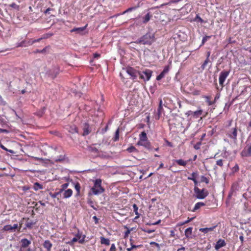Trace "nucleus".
I'll return each instance as SVG.
<instances>
[{
	"mask_svg": "<svg viewBox=\"0 0 251 251\" xmlns=\"http://www.w3.org/2000/svg\"><path fill=\"white\" fill-rule=\"evenodd\" d=\"M155 41V37L154 34L150 32H147L145 35L142 36L138 38L136 41L131 44L136 43L139 44L143 45L151 46Z\"/></svg>",
	"mask_w": 251,
	"mask_h": 251,
	"instance_id": "nucleus-1",
	"label": "nucleus"
},
{
	"mask_svg": "<svg viewBox=\"0 0 251 251\" xmlns=\"http://www.w3.org/2000/svg\"><path fill=\"white\" fill-rule=\"evenodd\" d=\"M104 191V189L101 186V180L97 179L94 182V186L91 189V192L89 195L93 194L99 195L102 194Z\"/></svg>",
	"mask_w": 251,
	"mask_h": 251,
	"instance_id": "nucleus-2",
	"label": "nucleus"
},
{
	"mask_svg": "<svg viewBox=\"0 0 251 251\" xmlns=\"http://www.w3.org/2000/svg\"><path fill=\"white\" fill-rule=\"evenodd\" d=\"M194 190L196 195V197L198 199H203L208 195V191L205 189H200L195 186Z\"/></svg>",
	"mask_w": 251,
	"mask_h": 251,
	"instance_id": "nucleus-3",
	"label": "nucleus"
},
{
	"mask_svg": "<svg viewBox=\"0 0 251 251\" xmlns=\"http://www.w3.org/2000/svg\"><path fill=\"white\" fill-rule=\"evenodd\" d=\"M152 71L149 69H146L142 72H140L139 75L140 78L144 79L145 81H149L151 75Z\"/></svg>",
	"mask_w": 251,
	"mask_h": 251,
	"instance_id": "nucleus-4",
	"label": "nucleus"
},
{
	"mask_svg": "<svg viewBox=\"0 0 251 251\" xmlns=\"http://www.w3.org/2000/svg\"><path fill=\"white\" fill-rule=\"evenodd\" d=\"M85 238V236L82 235V232L78 231L77 233L75 235V236L74 237L70 242H69V244L70 245H72L77 241H78L79 243L82 244L84 242Z\"/></svg>",
	"mask_w": 251,
	"mask_h": 251,
	"instance_id": "nucleus-5",
	"label": "nucleus"
},
{
	"mask_svg": "<svg viewBox=\"0 0 251 251\" xmlns=\"http://www.w3.org/2000/svg\"><path fill=\"white\" fill-rule=\"evenodd\" d=\"M230 71L224 70L222 71L219 75V81L220 85L223 87L224 86V83L229 75Z\"/></svg>",
	"mask_w": 251,
	"mask_h": 251,
	"instance_id": "nucleus-6",
	"label": "nucleus"
},
{
	"mask_svg": "<svg viewBox=\"0 0 251 251\" xmlns=\"http://www.w3.org/2000/svg\"><path fill=\"white\" fill-rule=\"evenodd\" d=\"M125 70L133 79H137V76L139 75V73H140V72L136 71L134 68L130 67H127Z\"/></svg>",
	"mask_w": 251,
	"mask_h": 251,
	"instance_id": "nucleus-7",
	"label": "nucleus"
},
{
	"mask_svg": "<svg viewBox=\"0 0 251 251\" xmlns=\"http://www.w3.org/2000/svg\"><path fill=\"white\" fill-rule=\"evenodd\" d=\"M228 135L229 137L232 138L234 140H236L237 139V129L236 127L231 128L228 133Z\"/></svg>",
	"mask_w": 251,
	"mask_h": 251,
	"instance_id": "nucleus-8",
	"label": "nucleus"
},
{
	"mask_svg": "<svg viewBox=\"0 0 251 251\" xmlns=\"http://www.w3.org/2000/svg\"><path fill=\"white\" fill-rule=\"evenodd\" d=\"M202 112V111L201 110H197L196 111L189 110L186 113V114L188 116H193L194 117L197 118L201 115Z\"/></svg>",
	"mask_w": 251,
	"mask_h": 251,
	"instance_id": "nucleus-9",
	"label": "nucleus"
},
{
	"mask_svg": "<svg viewBox=\"0 0 251 251\" xmlns=\"http://www.w3.org/2000/svg\"><path fill=\"white\" fill-rule=\"evenodd\" d=\"M169 71V67L165 66L163 70V71L156 77L157 80H160L162 78H163L165 75L168 73Z\"/></svg>",
	"mask_w": 251,
	"mask_h": 251,
	"instance_id": "nucleus-10",
	"label": "nucleus"
},
{
	"mask_svg": "<svg viewBox=\"0 0 251 251\" xmlns=\"http://www.w3.org/2000/svg\"><path fill=\"white\" fill-rule=\"evenodd\" d=\"M226 245V243L224 240L220 239L218 240V241L216 242V244L215 246V249L216 250L218 251L220 248L225 247Z\"/></svg>",
	"mask_w": 251,
	"mask_h": 251,
	"instance_id": "nucleus-11",
	"label": "nucleus"
},
{
	"mask_svg": "<svg viewBox=\"0 0 251 251\" xmlns=\"http://www.w3.org/2000/svg\"><path fill=\"white\" fill-rule=\"evenodd\" d=\"M18 225L17 224H14L13 226L10 225H7L4 226L3 230L5 231H13V230L15 231L16 229H18Z\"/></svg>",
	"mask_w": 251,
	"mask_h": 251,
	"instance_id": "nucleus-12",
	"label": "nucleus"
},
{
	"mask_svg": "<svg viewBox=\"0 0 251 251\" xmlns=\"http://www.w3.org/2000/svg\"><path fill=\"white\" fill-rule=\"evenodd\" d=\"M137 144L138 145L143 146L149 150L151 149V145L150 142L148 140L144 141H138Z\"/></svg>",
	"mask_w": 251,
	"mask_h": 251,
	"instance_id": "nucleus-13",
	"label": "nucleus"
},
{
	"mask_svg": "<svg viewBox=\"0 0 251 251\" xmlns=\"http://www.w3.org/2000/svg\"><path fill=\"white\" fill-rule=\"evenodd\" d=\"M241 154L244 156H251V146H249L248 149H244L242 151Z\"/></svg>",
	"mask_w": 251,
	"mask_h": 251,
	"instance_id": "nucleus-14",
	"label": "nucleus"
},
{
	"mask_svg": "<svg viewBox=\"0 0 251 251\" xmlns=\"http://www.w3.org/2000/svg\"><path fill=\"white\" fill-rule=\"evenodd\" d=\"M21 248H26L31 244V241L26 238L22 239L21 240Z\"/></svg>",
	"mask_w": 251,
	"mask_h": 251,
	"instance_id": "nucleus-15",
	"label": "nucleus"
},
{
	"mask_svg": "<svg viewBox=\"0 0 251 251\" xmlns=\"http://www.w3.org/2000/svg\"><path fill=\"white\" fill-rule=\"evenodd\" d=\"M66 129L72 134L77 132V129L75 125L68 126L66 127Z\"/></svg>",
	"mask_w": 251,
	"mask_h": 251,
	"instance_id": "nucleus-16",
	"label": "nucleus"
},
{
	"mask_svg": "<svg viewBox=\"0 0 251 251\" xmlns=\"http://www.w3.org/2000/svg\"><path fill=\"white\" fill-rule=\"evenodd\" d=\"M63 198L67 199L71 197L73 194V191L71 189L64 190L63 192Z\"/></svg>",
	"mask_w": 251,
	"mask_h": 251,
	"instance_id": "nucleus-17",
	"label": "nucleus"
},
{
	"mask_svg": "<svg viewBox=\"0 0 251 251\" xmlns=\"http://www.w3.org/2000/svg\"><path fill=\"white\" fill-rule=\"evenodd\" d=\"M43 246L47 251H50L52 245L49 240H46L43 244Z\"/></svg>",
	"mask_w": 251,
	"mask_h": 251,
	"instance_id": "nucleus-18",
	"label": "nucleus"
},
{
	"mask_svg": "<svg viewBox=\"0 0 251 251\" xmlns=\"http://www.w3.org/2000/svg\"><path fill=\"white\" fill-rule=\"evenodd\" d=\"M86 26L87 25L83 27L74 28L73 29H72L71 32H76L78 33H82L86 29Z\"/></svg>",
	"mask_w": 251,
	"mask_h": 251,
	"instance_id": "nucleus-19",
	"label": "nucleus"
},
{
	"mask_svg": "<svg viewBox=\"0 0 251 251\" xmlns=\"http://www.w3.org/2000/svg\"><path fill=\"white\" fill-rule=\"evenodd\" d=\"M216 227V226H214L210 227L201 228L200 229V230L202 232L206 233L209 231H212Z\"/></svg>",
	"mask_w": 251,
	"mask_h": 251,
	"instance_id": "nucleus-20",
	"label": "nucleus"
},
{
	"mask_svg": "<svg viewBox=\"0 0 251 251\" xmlns=\"http://www.w3.org/2000/svg\"><path fill=\"white\" fill-rule=\"evenodd\" d=\"M100 243L101 244L105 245L107 246H108L110 245V240L109 239L105 238L104 237L101 236L100 237Z\"/></svg>",
	"mask_w": 251,
	"mask_h": 251,
	"instance_id": "nucleus-21",
	"label": "nucleus"
},
{
	"mask_svg": "<svg viewBox=\"0 0 251 251\" xmlns=\"http://www.w3.org/2000/svg\"><path fill=\"white\" fill-rule=\"evenodd\" d=\"M152 15L150 13H148L143 18V23L144 24L147 23L151 19Z\"/></svg>",
	"mask_w": 251,
	"mask_h": 251,
	"instance_id": "nucleus-22",
	"label": "nucleus"
},
{
	"mask_svg": "<svg viewBox=\"0 0 251 251\" xmlns=\"http://www.w3.org/2000/svg\"><path fill=\"white\" fill-rule=\"evenodd\" d=\"M148 140L147 134L145 131H143L139 135V140L138 141H144Z\"/></svg>",
	"mask_w": 251,
	"mask_h": 251,
	"instance_id": "nucleus-23",
	"label": "nucleus"
},
{
	"mask_svg": "<svg viewBox=\"0 0 251 251\" xmlns=\"http://www.w3.org/2000/svg\"><path fill=\"white\" fill-rule=\"evenodd\" d=\"M193 228L191 227L186 228L185 230V235L187 238L191 237L192 233Z\"/></svg>",
	"mask_w": 251,
	"mask_h": 251,
	"instance_id": "nucleus-24",
	"label": "nucleus"
},
{
	"mask_svg": "<svg viewBox=\"0 0 251 251\" xmlns=\"http://www.w3.org/2000/svg\"><path fill=\"white\" fill-rule=\"evenodd\" d=\"M175 161L179 165L183 166H185L188 163L187 161H184L181 159L176 160Z\"/></svg>",
	"mask_w": 251,
	"mask_h": 251,
	"instance_id": "nucleus-25",
	"label": "nucleus"
},
{
	"mask_svg": "<svg viewBox=\"0 0 251 251\" xmlns=\"http://www.w3.org/2000/svg\"><path fill=\"white\" fill-rule=\"evenodd\" d=\"M205 205V204L202 202H198L195 204L193 211H195L199 209L201 207L204 206Z\"/></svg>",
	"mask_w": 251,
	"mask_h": 251,
	"instance_id": "nucleus-26",
	"label": "nucleus"
},
{
	"mask_svg": "<svg viewBox=\"0 0 251 251\" xmlns=\"http://www.w3.org/2000/svg\"><path fill=\"white\" fill-rule=\"evenodd\" d=\"M43 188V185L40 184L38 182H36L34 184L33 189L35 191H38L40 189H42Z\"/></svg>",
	"mask_w": 251,
	"mask_h": 251,
	"instance_id": "nucleus-27",
	"label": "nucleus"
},
{
	"mask_svg": "<svg viewBox=\"0 0 251 251\" xmlns=\"http://www.w3.org/2000/svg\"><path fill=\"white\" fill-rule=\"evenodd\" d=\"M90 132V130L89 129V126L87 125H86L84 127V131L83 133V135L85 136L88 135Z\"/></svg>",
	"mask_w": 251,
	"mask_h": 251,
	"instance_id": "nucleus-28",
	"label": "nucleus"
},
{
	"mask_svg": "<svg viewBox=\"0 0 251 251\" xmlns=\"http://www.w3.org/2000/svg\"><path fill=\"white\" fill-rule=\"evenodd\" d=\"M61 193H62V191H61L59 189L57 192H56L54 193H50V196L51 197V198H55L58 196L61 195Z\"/></svg>",
	"mask_w": 251,
	"mask_h": 251,
	"instance_id": "nucleus-29",
	"label": "nucleus"
},
{
	"mask_svg": "<svg viewBox=\"0 0 251 251\" xmlns=\"http://www.w3.org/2000/svg\"><path fill=\"white\" fill-rule=\"evenodd\" d=\"M0 147L3 149V150L8 151L12 154H14L15 153L14 151L12 150H8L6 148H5L0 142Z\"/></svg>",
	"mask_w": 251,
	"mask_h": 251,
	"instance_id": "nucleus-30",
	"label": "nucleus"
},
{
	"mask_svg": "<svg viewBox=\"0 0 251 251\" xmlns=\"http://www.w3.org/2000/svg\"><path fill=\"white\" fill-rule=\"evenodd\" d=\"M193 21L196 22H200L201 23H204L203 20H202L198 14L196 15Z\"/></svg>",
	"mask_w": 251,
	"mask_h": 251,
	"instance_id": "nucleus-31",
	"label": "nucleus"
},
{
	"mask_svg": "<svg viewBox=\"0 0 251 251\" xmlns=\"http://www.w3.org/2000/svg\"><path fill=\"white\" fill-rule=\"evenodd\" d=\"M119 129L118 128L115 132V134L113 138V140H114V141H117L119 140Z\"/></svg>",
	"mask_w": 251,
	"mask_h": 251,
	"instance_id": "nucleus-32",
	"label": "nucleus"
},
{
	"mask_svg": "<svg viewBox=\"0 0 251 251\" xmlns=\"http://www.w3.org/2000/svg\"><path fill=\"white\" fill-rule=\"evenodd\" d=\"M136 8H137V7H136V6L131 7L128 8V9H127L126 10L124 11L122 13H121V14L123 15V14H126V13L129 12H131V11H132L133 10H135Z\"/></svg>",
	"mask_w": 251,
	"mask_h": 251,
	"instance_id": "nucleus-33",
	"label": "nucleus"
},
{
	"mask_svg": "<svg viewBox=\"0 0 251 251\" xmlns=\"http://www.w3.org/2000/svg\"><path fill=\"white\" fill-rule=\"evenodd\" d=\"M35 222H27L25 224V226L28 228L31 229L32 228V226L35 225Z\"/></svg>",
	"mask_w": 251,
	"mask_h": 251,
	"instance_id": "nucleus-34",
	"label": "nucleus"
},
{
	"mask_svg": "<svg viewBox=\"0 0 251 251\" xmlns=\"http://www.w3.org/2000/svg\"><path fill=\"white\" fill-rule=\"evenodd\" d=\"M75 188L77 191V195H79L80 194V186L78 183H76L75 185Z\"/></svg>",
	"mask_w": 251,
	"mask_h": 251,
	"instance_id": "nucleus-35",
	"label": "nucleus"
},
{
	"mask_svg": "<svg viewBox=\"0 0 251 251\" xmlns=\"http://www.w3.org/2000/svg\"><path fill=\"white\" fill-rule=\"evenodd\" d=\"M211 36H205L203 37L202 40L201 44V46H202L204 44V43L211 38Z\"/></svg>",
	"mask_w": 251,
	"mask_h": 251,
	"instance_id": "nucleus-36",
	"label": "nucleus"
},
{
	"mask_svg": "<svg viewBox=\"0 0 251 251\" xmlns=\"http://www.w3.org/2000/svg\"><path fill=\"white\" fill-rule=\"evenodd\" d=\"M69 186V183H65L61 186V188L59 189L62 192H63L65 189H66Z\"/></svg>",
	"mask_w": 251,
	"mask_h": 251,
	"instance_id": "nucleus-37",
	"label": "nucleus"
},
{
	"mask_svg": "<svg viewBox=\"0 0 251 251\" xmlns=\"http://www.w3.org/2000/svg\"><path fill=\"white\" fill-rule=\"evenodd\" d=\"M127 151L129 152H134V151H137V149L133 146H130V147L128 148L127 149Z\"/></svg>",
	"mask_w": 251,
	"mask_h": 251,
	"instance_id": "nucleus-38",
	"label": "nucleus"
},
{
	"mask_svg": "<svg viewBox=\"0 0 251 251\" xmlns=\"http://www.w3.org/2000/svg\"><path fill=\"white\" fill-rule=\"evenodd\" d=\"M208 62H209V59H206L201 66V68L202 70H204V69L205 68Z\"/></svg>",
	"mask_w": 251,
	"mask_h": 251,
	"instance_id": "nucleus-39",
	"label": "nucleus"
},
{
	"mask_svg": "<svg viewBox=\"0 0 251 251\" xmlns=\"http://www.w3.org/2000/svg\"><path fill=\"white\" fill-rule=\"evenodd\" d=\"M133 210H134V212H135V214L137 215V217H139L138 216V206H137L136 204H134L133 205Z\"/></svg>",
	"mask_w": 251,
	"mask_h": 251,
	"instance_id": "nucleus-40",
	"label": "nucleus"
},
{
	"mask_svg": "<svg viewBox=\"0 0 251 251\" xmlns=\"http://www.w3.org/2000/svg\"><path fill=\"white\" fill-rule=\"evenodd\" d=\"M6 102L4 100L1 96L0 95V105H5Z\"/></svg>",
	"mask_w": 251,
	"mask_h": 251,
	"instance_id": "nucleus-41",
	"label": "nucleus"
},
{
	"mask_svg": "<svg viewBox=\"0 0 251 251\" xmlns=\"http://www.w3.org/2000/svg\"><path fill=\"white\" fill-rule=\"evenodd\" d=\"M216 164L219 166H223V161L222 159H219V160H218L217 161H216Z\"/></svg>",
	"mask_w": 251,
	"mask_h": 251,
	"instance_id": "nucleus-42",
	"label": "nucleus"
},
{
	"mask_svg": "<svg viewBox=\"0 0 251 251\" xmlns=\"http://www.w3.org/2000/svg\"><path fill=\"white\" fill-rule=\"evenodd\" d=\"M10 7L15 8V9H18L19 8V5L16 4L15 3L13 2L10 4Z\"/></svg>",
	"mask_w": 251,
	"mask_h": 251,
	"instance_id": "nucleus-43",
	"label": "nucleus"
},
{
	"mask_svg": "<svg viewBox=\"0 0 251 251\" xmlns=\"http://www.w3.org/2000/svg\"><path fill=\"white\" fill-rule=\"evenodd\" d=\"M198 176V174L195 172H193L190 176H189L188 178H196V177Z\"/></svg>",
	"mask_w": 251,
	"mask_h": 251,
	"instance_id": "nucleus-44",
	"label": "nucleus"
},
{
	"mask_svg": "<svg viewBox=\"0 0 251 251\" xmlns=\"http://www.w3.org/2000/svg\"><path fill=\"white\" fill-rule=\"evenodd\" d=\"M206 99H207L206 102L208 103L209 105H211L215 103L214 101H211V100H209V98H208V97H206Z\"/></svg>",
	"mask_w": 251,
	"mask_h": 251,
	"instance_id": "nucleus-45",
	"label": "nucleus"
},
{
	"mask_svg": "<svg viewBox=\"0 0 251 251\" xmlns=\"http://www.w3.org/2000/svg\"><path fill=\"white\" fill-rule=\"evenodd\" d=\"M109 251H116V247L114 244H112L111 245Z\"/></svg>",
	"mask_w": 251,
	"mask_h": 251,
	"instance_id": "nucleus-46",
	"label": "nucleus"
},
{
	"mask_svg": "<svg viewBox=\"0 0 251 251\" xmlns=\"http://www.w3.org/2000/svg\"><path fill=\"white\" fill-rule=\"evenodd\" d=\"M239 169V166L236 164L234 167H233L232 171L233 172H237L238 171Z\"/></svg>",
	"mask_w": 251,
	"mask_h": 251,
	"instance_id": "nucleus-47",
	"label": "nucleus"
},
{
	"mask_svg": "<svg viewBox=\"0 0 251 251\" xmlns=\"http://www.w3.org/2000/svg\"><path fill=\"white\" fill-rule=\"evenodd\" d=\"M46 49L44 48L42 50H36L35 52L36 53H44L46 51Z\"/></svg>",
	"mask_w": 251,
	"mask_h": 251,
	"instance_id": "nucleus-48",
	"label": "nucleus"
},
{
	"mask_svg": "<svg viewBox=\"0 0 251 251\" xmlns=\"http://www.w3.org/2000/svg\"><path fill=\"white\" fill-rule=\"evenodd\" d=\"M150 244L151 245H154V246H155L157 248H158V249L160 248V245L159 244L155 242H151L150 243Z\"/></svg>",
	"mask_w": 251,
	"mask_h": 251,
	"instance_id": "nucleus-49",
	"label": "nucleus"
},
{
	"mask_svg": "<svg viewBox=\"0 0 251 251\" xmlns=\"http://www.w3.org/2000/svg\"><path fill=\"white\" fill-rule=\"evenodd\" d=\"M163 110L162 106H159L158 108V114L160 115L161 113V111Z\"/></svg>",
	"mask_w": 251,
	"mask_h": 251,
	"instance_id": "nucleus-50",
	"label": "nucleus"
},
{
	"mask_svg": "<svg viewBox=\"0 0 251 251\" xmlns=\"http://www.w3.org/2000/svg\"><path fill=\"white\" fill-rule=\"evenodd\" d=\"M144 231L148 233H151L153 232L155 230L154 229H146L144 230Z\"/></svg>",
	"mask_w": 251,
	"mask_h": 251,
	"instance_id": "nucleus-51",
	"label": "nucleus"
},
{
	"mask_svg": "<svg viewBox=\"0 0 251 251\" xmlns=\"http://www.w3.org/2000/svg\"><path fill=\"white\" fill-rule=\"evenodd\" d=\"M188 179L189 180H192L194 181V183H195V185H197L198 184V181L197 180H196V178H188Z\"/></svg>",
	"mask_w": 251,
	"mask_h": 251,
	"instance_id": "nucleus-52",
	"label": "nucleus"
},
{
	"mask_svg": "<svg viewBox=\"0 0 251 251\" xmlns=\"http://www.w3.org/2000/svg\"><path fill=\"white\" fill-rule=\"evenodd\" d=\"M220 96V94L219 93H218V94L216 95V96H215V99H214V100L215 102V101H216V100H217L218 99H219Z\"/></svg>",
	"mask_w": 251,
	"mask_h": 251,
	"instance_id": "nucleus-53",
	"label": "nucleus"
},
{
	"mask_svg": "<svg viewBox=\"0 0 251 251\" xmlns=\"http://www.w3.org/2000/svg\"><path fill=\"white\" fill-rule=\"evenodd\" d=\"M131 247L132 249H136L140 246H136V245H133L132 243H131Z\"/></svg>",
	"mask_w": 251,
	"mask_h": 251,
	"instance_id": "nucleus-54",
	"label": "nucleus"
},
{
	"mask_svg": "<svg viewBox=\"0 0 251 251\" xmlns=\"http://www.w3.org/2000/svg\"><path fill=\"white\" fill-rule=\"evenodd\" d=\"M130 230L128 229L127 231H126L125 233V237L127 236L128 234L130 233Z\"/></svg>",
	"mask_w": 251,
	"mask_h": 251,
	"instance_id": "nucleus-55",
	"label": "nucleus"
},
{
	"mask_svg": "<svg viewBox=\"0 0 251 251\" xmlns=\"http://www.w3.org/2000/svg\"><path fill=\"white\" fill-rule=\"evenodd\" d=\"M9 132V131L5 129H1V133H8Z\"/></svg>",
	"mask_w": 251,
	"mask_h": 251,
	"instance_id": "nucleus-56",
	"label": "nucleus"
},
{
	"mask_svg": "<svg viewBox=\"0 0 251 251\" xmlns=\"http://www.w3.org/2000/svg\"><path fill=\"white\" fill-rule=\"evenodd\" d=\"M160 222V220H158L157 222H155V223H152V224H149V225H157Z\"/></svg>",
	"mask_w": 251,
	"mask_h": 251,
	"instance_id": "nucleus-57",
	"label": "nucleus"
},
{
	"mask_svg": "<svg viewBox=\"0 0 251 251\" xmlns=\"http://www.w3.org/2000/svg\"><path fill=\"white\" fill-rule=\"evenodd\" d=\"M92 151L94 152H98V150L96 148H93L92 149Z\"/></svg>",
	"mask_w": 251,
	"mask_h": 251,
	"instance_id": "nucleus-58",
	"label": "nucleus"
},
{
	"mask_svg": "<svg viewBox=\"0 0 251 251\" xmlns=\"http://www.w3.org/2000/svg\"><path fill=\"white\" fill-rule=\"evenodd\" d=\"M210 55V52L207 51L206 53V59H209Z\"/></svg>",
	"mask_w": 251,
	"mask_h": 251,
	"instance_id": "nucleus-59",
	"label": "nucleus"
},
{
	"mask_svg": "<svg viewBox=\"0 0 251 251\" xmlns=\"http://www.w3.org/2000/svg\"><path fill=\"white\" fill-rule=\"evenodd\" d=\"M239 239L242 243L244 242V237L243 235L240 236Z\"/></svg>",
	"mask_w": 251,
	"mask_h": 251,
	"instance_id": "nucleus-60",
	"label": "nucleus"
},
{
	"mask_svg": "<svg viewBox=\"0 0 251 251\" xmlns=\"http://www.w3.org/2000/svg\"><path fill=\"white\" fill-rule=\"evenodd\" d=\"M88 203H89L91 205V207H93V206H92V204L93 203V202L92 200H89Z\"/></svg>",
	"mask_w": 251,
	"mask_h": 251,
	"instance_id": "nucleus-61",
	"label": "nucleus"
},
{
	"mask_svg": "<svg viewBox=\"0 0 251 251\" xmlns=\"http://www.w3.org/2000/svg\"><path fill=\"white\" fill-rule=\"evenodd\" d=\"M93 218L95 220V223H97L98 221V219L97 218V217L96 216H94Z\"/></svg>",
	"mask_w": 251,
	"mask_h": 251,
	"instance_id": "nucleus-62",
	"label": "nucleus"
},
{
	"mask_svg": "<svg viewBox=\"0 0 251 251\" xmlns=\"http://www.w3.org/2000/svg\"><path fill=\"white\" fill-rule=\"evenodd\" d=\"M100 56V55L98 53H95L94 54V58H98V57H99Z\"/></svg>",
	"mask_w": 251,
	"mask_h": 251,
	"instance_id": "nucleus-63",
	"label": "nucleus"
},
{
	"mask_svg": "<svg viewBox=\"0 0 251 251\" xmlns=\"http://www.w3.org/2000/svg\"><path fill=\"white\" fill-rule=\"evenodd\" d=\"M185 250V248L184 247H181L177 250V251H184Z\"/></svg>",
	"mask_w": 251,
	"mask_h": 251,
	"instance_id": "nucleus-64",
	"label": "nucleus"
}]
</instances>
